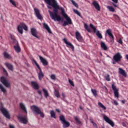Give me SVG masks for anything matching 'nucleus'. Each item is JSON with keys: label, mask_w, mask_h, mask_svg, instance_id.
I'll return each instance as SVG.
<instances>
[{"label": "nucleus", "mask_w": 128, "mask_h": 128, "mask_svg": "<svg viewBox=\"0 0 128 128\" xmlns=\"http://www.w3.org/2000/svg\"><path fill=\"white\" fill-rule=\"evenodd\" d=\"M56 112H60V109H56Z\"/></svg>", "instance_id": "5fc2aeb1"}, {"label": "nucleus", "mask_w": 128, "mask_h": 128, "mask_svg": "<svg viewBox=\"0 0 128 128\" xmlns=\"http://www.w3.org/2000/svg\"><path fill=\"white\" fill-rule=\"evenodd\" d=\"M33 62L34 64H35L36 66H37L38 68L40 70V72L38 74V79L40 80H42V78L44 76V73L42 71V68H40V65L38 64V62H36V60H33Z\"/></svg>", "instance_id": "39448f33"}, {"label": "nucleus", "mask_w": 128, "mask_h": 128, "mask_svg": "<svg viewBox=\"0 0 128 128\" xmlns=\"http://www.w3.org/2000/svg\"><path fill=\"white\" fill-rule=\"evenodd\" d=\"M103 118L105 122H106L109 124H110V126H112V127L114 126V122H112V120L110 119V118H108V116H106L105 114H104Z\"/></svg>", "instance_id": "9d476101"}, {"label": "nucleus", "mask_w": 128, "mask_h": 128, "mask_svg": "<svg viewBox=\"0 0 128 128\" xmlns=\"http://www.w3.org/2000/svg\"><path fill=\"white\" fill-rule=\"evenodd\" d=\"M3 72L6 76H8V72H6V70L4 69V68H3Z\"/></svg>", "instance_id": "49530a36"}, {"label": "nucleus", "mask_w": 128, "mask_h": 128, "mask_svg": "<svg viewBox=\"0 0 128 128\" xmlns=\"http://www.w3.org/2000/svg\"><path fill=\"white\" fill-rule=\"evenodd\" d=\"M0 110L2 112V114H3L4 116L6 118H10V116L8 110L2 107L0 108Z\"/></svg>", "instance_id": "9b49d317"}, {"label": "nucleus", "mask_w": 128, "mask_h": 128, "mask_svg": "<svg viewBox=\"0 0 128 128\" xmlns=\"http://www.w3.org/2000/svg\"><path fill=\"white\" fill-rule=\"evenodd\" d=\"M54 94L56 98H58L60 96V92L57 90H55Z\"/></svg>", "instance_id": "e433bc0d"}, {"label": "nucleus", "mask_w": 128, "mask_h": 128, "mask_svg": "<svg viewBox=\"0 0 128 128\" xmlns=\"http://www.w3.org/2000/svg\"><path fill=\"white\" fill-rule=\"evenodd\" d=\"M62 96L64 98H66V94L62 93Z\"/></svg>", "instance_id": "864d4df0"}, {"label": "nucleus", "mask_w": 128, "mask_h": 128, "mask_svg": "<svg viewBox=\"0 0 128 128\" xmlns=\"http://www.w3.org/2000/svg\"><path fill=\"white\" fill-rule=\"evenodd\" d=\"M16 46H14V49L15 50L16 52L18 54L21 50H20V45L18 44V42H16Z\"/></svg>", "instance_id": "5701e85b"}, {"label": "nucleus", "mask_w": 128, "mask_h": 128, "mask_svg": "<svg viewBox=\"0 0 128 128\" xmlns=\"http://www.w3.org/2000/svg\"><path fill=\"white\" fill-rule=\"evenodd\" d=\"M39 58L43 66H48V62L44 58H42V56H40Z\"/></svg>", "instance_id": "aec40b11"}, {"label": "nucleus", "mask_w": 128, "mask_h": 128, "mask_svg": "<svg viewBox=\"0 0 128 128\" xmlns=\"http://www.w3.org/2000/svg\"><path fill=\"white\" fill-rule=\"evenodd\" d=\"M92 124H96V123L94 122V121H92Z\"/></svg>", "instance_id": "052dcab7"}, {"label": "nucleus", "mask_w": 128, "mask_h": 128, "mask_svg": "<svg viewBox=\"0 0 128 128\" xmlns=\"http://www.w3.org/2000/svg\"><path fill=\"white\" fill-rule=\"evenodd\" d=\"M72 4L74 6H76V8H78V4H76V1L74 0H71Z\"/></svg>", "instance_id": "4c0bfd02"}, {"label": "nucleus", "mask_w": 128, "mask_h": 128, "mask_svg": "<svg viewBox=\"0 0 128 128\" xmlns=\"http://www.w3.org/2000/svg\"><path fill=\"white\" fill-rule=\"evenodd\" d=\"M112 4L115 7L118 8V5L115 4L114 3H112Z\"/></svg>", "instance_id": "3c124183"}, {"label": "nucleus", "mask_w": 128, "mask_h": 128, "mask_svg": "<svg viewBox=\"0 0 128 128\" xmlns=\"http://www.w3.org/2000/svg\"><path fill=\"white\" fill-rule=\"evenodd\" d=\"M62 16L66 18V21H64L62 26H68V24H72V19L68 16V14H66L64 12V10H62Z\"/></svg>", "instance_id": "7ed1b4c3"}, {"label": "nucleus", "mask_w": 128, "mask_h": 128, "mask_svg": "<svg viewBox=\"0 0 128 128\" xmlns=\"http://www.w3.org/2000/svg\"><path fill=\"white\" fill-rule=\"evenodd\" d=\"M10 4H12L15 8H16V4L14 0H10Z\"/></svg>", "instance_id": "ea45409f"}, {"label": "nucleus", "mask_w": 128, "mask_h": 128, "mask_svg": "<svg viewBox=\"0 0 128 128\" xmlns=\"http://www.w3.org/2000/svg\"><path fill=\"white\" fill-rule=\"evenodd\" d=\"M90 28H92V30L94 31V34H96V36H97L99 38H102V34L100 32V31H96V28L94 26L93 24H90Z\"/></svg>", "instance_id": "6e6552de"}, {"label": "nucleus", "mask_w": 128, "mask_h": 128, "mask_svg": "<svg viewBox=\"0 0 128 128\" xmlns=\"http://www.w3.org/2000/svg\"><path fill=\"white\" fill-rule=\"evenodd\" d=\"M112 88L114 92V94L116 98H119L118 89L116 88V86L114 85V84H112Z\"/></svg>", "instance_id": "4468645a"}, {"label": "nucleus", "mask_w": 128, "mask_h": 128, "mask_svg": "<svg viewBox=\"0 0 128 128\" xmlns=\"http://www.w3.org/2000/svg\"><path fill=\"white\" fill-rule=\"evenodd\" d=\"M115 16H116V18H120V17H118V15H115Z\"/></svg>", "instance_id": "bf43d9fd"}, {"label": "nucleus", "mask_w": 128, "mask_h": 128, "mask_svg": "<svg viewBox=\"0 0 128 128\" xmlns=\"http://www.w3.org/2000/svg\"><path fill=\"white\" fill-rule=\"evenodd\" d=\"M105 78L107 82H110V74H107L106 76H105Z\"/></svg>", "instance_id": "58836bf2"}, {"label": "nucleus", "mask_w": 128, "mask_h": 128, "mask_svg": "<svg viewBox=\"0 0 128 128\" xmlns=\"http://www.w3.org/2000/svg\"><path fill=\"white\" fill-rule=\"evenodd\" d=\"M59 118L63 124L64 128H69L70 126V122H68L66 120V118H64V116H63V115L60 116L59 117Z\"/></svg>", "instance_id": "20e7f679"}, {"label": "nucleus", "mask_w": 128, "mask_h": 128, "mask_svg": "<svg viewBox=\"0 0 128 128\" xmlns=\"http://www.w3.org/2000/svg\"><path fill=\"white\" fill-rule=\"evenodd\" d=\"M76 40H78L79 42L80 40H82V36H80V34L78 32H76Z\"/></svg>", "instance_id": "a878e982"}, {"label": "nucleus", "mask_w": 128, "mask_h": 128, "mask_svg": "<svg viewBox=\"0 0 128 128\" xmlns=\"http://www.w3.org/2000/svg\"><path fill=\"white\" fill-rule=\"evenodd\" d=\"M118 70H119V74H122V76H124V78H126V76H128L126 72V70H124V69L122 68H119Z\"/></svg>", "instance_id": "412c9836"}, {"label": "nucleus", "mask_w": 128, "mask_h": 128, "mask_svg": "<svg viewBox=\"0 0 128 128\" xmlns=\"http://www.w3.org/2000/svg\"><path fill=\"white\" fill-rule=\"evenodd\" d=\"M20 106L22 110L26 114H28V110H26V106L24 105L22 103L20 104Z\"/></svg>", "instance_id": "393cba45"}, {"label": "nucleus", "mask_w": 128, "mask_h": 128, "mask_svg": "<svg viewBox=\"0 0 128 128\" xmlns=\"http://www.w3.org/2000/svg\"><path fill=\"white\" fill-rule=\"evenodd\" d=\"M122 56L120 52H117L114 56L113 59L116 62H118L122 60Z\"/></svg>", "instance_id": "1a4fd4ad"}, {"label": "nucleus", "mask_w": 128, "mask_h": 128, "mask_svg": "<svg viewBox=\"0 0 128 128\" xmlns=\"http://www.w3.org/2000/svg\"><path fill=\"white\" fill-rule=\"evenodd\" d=\"M116 61L115 62H112V64H116Z\"/></svg>", "instance_id": "680f3d73"}, {"label": "nucleus", "mask_w": 128, "mask_h": 128, "mask_svg": "<svg viewBox=\"0 0 128 128\" xmlns=\"http://www.w3.org/2000/svg\"><path fill=\"white\" fill-rule=\"evenodd\" d=\"M44 2H46V4L49 6H51L54 4H58L56 0H44Z\"/></svg>", "instance_id": "f3484780"}, {"label": "nucleus", "mask_w": 128, "mask_h": 128, "mask_svg": "<svg viewBox=\"0 0 128 128\" xmlns=\"http://www.w3.org/2000/svg\"><path fill=\"white\" fill-rule=\"evenodd\" d=\"M48 8H50V10H52V6H48Z\"/></svg>", "instance_id": "6e6d98bb"}, {"label": "nucleus", "mask_w": 128, "mask_h": 128, "mask_svg": "<svg viewBox=\"0 0 128 128\" xmlns=\"http://www.w3.org/2000/svg\"><path fill=\"white\" fill-rule=\"evenodd\" d=\"M91 92L93 94L94 96H95L96 98L98 96V91H96V89H92Z\"/></svg>", "instance_id": "c756f323"}, {"label": "nucleus", "mask_w": 128, "mask_h": 128, "mask_svg": "<svg viewBox=\"0 0 128 128\" xmlns=\"http://www.w3.org/2000/svg\"><path fill=\"white\" fill-rule=\"evenodd\" d=\"M73 10H74V12L75 14H78V16H80V13L77 10L74 9Z\"/></svg>", "instance_id": "a19ab883"}, {"label": "nucleus", "mask_w": 128, "mask_h": 128, "mask_svg": "<svg viewBox=\"0 0 128 128\" xmlns=\"http://www.w3.org/2000/svg\"><path fill=\"white\" fill-rule=\"evenodd\" d=\"M38 94L40 95V96H42V91L40 90H38Z\"/></svg>", "instance_id": "603ef678"}, {"label": "nucleus", "mask_w": 128, "mask_h": 128, "mask_svg": "<svg viewBox=\"0 0 128 128\" xmlns=\"http://www.w3.org/2000/svg\"><path fill=\"white\" fill-rule=\"evenodd\" d=\"M126 58L127 59V60H128V54L126 55Z\"/></svg>", "instance_id": "13d9d810"}, {"label": "nucleus", "mask_w": 128, "mask_h": 128, "mask_svg": "<svg viewBox=\"0 0 128 128\" xmlns=\"http://www.w3.org/2000/svg\"><path fill=\"white\" fill-rule=\"evenodd\" d=\"M0 81L6 88H10V82L8 81L6 78L2 76L0 78Z\"/></svg>", "instance_id": "0eeeda50"}, {"label": "nucleus", "mask_w": 128, "mask_h": 128, "mask_svg": "<svg viewBox=\"0 0 128 128\" xmlns=\"http://www.w3.org/2000/svg\"><path fill=\"white\" fill-rule=\"evenodd\" d=\"M34 10L36 16L37 18H38V20H42L43 18L42 14H40V10H38L36 8H34Z\"/></svg>", "instance_id": "2eb2a0df"}, {"label": "nucleus", "mask_w": 128, "mask_h": 128, "mask_svg": "<svg viewBox=\"0 0 128 128\" xmlns=\"http://www.w3.org/2000/svg\"><path fill=\"white\" fill-rule=\"evenodd\" d=\"M22 28L24 30L28 31V26L24 23H20V25H18V30L20 34H22L24 32V30H22Z\"/></svg>", "instance_id": "423d86ee"}, {"label": "nucleus", "mask_w": 128, "mask_h": 128, "mask_svg": "<svg viewBox=\"0 0 128 128\" xmlns=\"http://www.w3.org/2000/svg\"><path fill=\"white\" fill-rule=\"evenodd\" d=\"M92 4L96 10H98V12L100 10V4H98L96 1H94L92 2Z\"/></svg>", "instance_id": "6ab92c4d"}, {"label": "nucleus", "mask_w": 128, "mask_h": 128, "mask_svg": "<svg viewBox=\"0 0 128 128\" xmlns=\"http://www.w3.org/2000/svg\"><path fill=\"white\" fill-rule=\"evenodd\" d=\"M51 118H56V112L54 110H51L50 112Z\"/></svg>", "instance_id": "7c9ffc66"}, {"label": "nucleus", "mask_w": 128, "mask_h": 128, "mask_svg": "<svg viewBox=\"0 0 128 128\" xmlns=\"http://www.w3.org/2000/svg\"><path fill=\"white\" fill-rule=\"evenodd\" d=\"M94 124V126L96 124Z\"/></svg>", "instance_id": "0e129e2a"}, {"label": "nucleus", "mask_w": 128, "mask_h": 128, "mask_svg": "<svg viewBox=\"0 0 128 128\" xmlns=\"http://www.w3.org/2000/svg\"><path fill=\"white\" fill-rule=\"evenodd\" d=\"M51 6L54 8L53 9V12L50 10H48V12L52 18V19L55 21L57 20V22H60V20H62V17L58 14V10H60V6L58 4V3H56V4H54V5H52Z\"/></svg>", "instance_id": "f257e3e1"}, {"label": "nucleus", "mask_w": 128, "mask_h": 128, "mask_svg": "<svg viewBox=\"0 0 128 128\" xmlns=\"http://www.w3.org/2000/svg\"><path fill=\"white\" fill-rule=\"evenodd\" d=\"M18 118L20 120V122H21V124H28V118H26V116H18Z\"/></svg>", "instance_id": "f8f14e48"}, {"label": "nucleus", "mask_w": 128, "mask_h": 128, "mask_svg": "<svg viewBox=\"0 0 128 128\" xmlns=\"http://www.w3.org/2000/svg\"><path fill=\"white\" fill-rule=\"evenodd\" d=\"M0 90L4 94L6 93V89L2 84H0Z\"/></svg>", "instance_id": "c85d7f7f"}, {"label": "nucleus", "mask_w": 128, "mask_h": 128, "mask_svg": "<svg viewBox=\"0 0 128 128\" xmlns=\"http://www.w3.org/2000/svg\"><path fill=\"white\" fill-rule=\"evenodd\" d=\"M106 34H108L110 38V39L111 42H114V34H112V30L108 29L106 30Z\"/></svg>", "instance_id": "ddd939ff"}, {"label": "nucleus", "mask_w": 128, "mask_h": 128, "mask_svg": "<svg viewBox=\"0 0 128 128\" xmlns=\"http://www.w3.org/2000/svg\"><path fill=\"white\" fill-rule=\"evenodd\" d=\"M84 28L85 30H86L88 32H90V27L88 26V24L84 23Z\"/></svg>", "instance_id": "72a5a7b5"}, {"label": "nucleus", "mask_w": 128, "mask_h": 128, "mask_svg": "<svg viewBox=\"0 0 128 128\" xmlns=\"http://www.w3.org/2000/svg\"><path fill=\"white\" fill-rule=\"evenodd\" d=\"M31 86L34 88V90H39L40 89V86H38V82H31Z\"/></svg>", "instance_id": "a211bd4d"}, {"label": "nucleus", "mask_w": 128, "mask_h": 128, "mask_svg": "<svg viewBox=\"0 0 128 128\" xmlns=\"http://www.w3.org/2000/svg\"><path fill=\"white\" fill-rule=\"evenodd\" d=\"M4 56L6 58H12V56H10V54H8V52H4Z\"/></svg>", "instance_id": "2f4dec72"}, {"label": "nucleus", "mask_w": 128, "mask_h": 128, "mask_svg": "<svg viewBox=\"0 0 128 128\" xmlns=\"http://www.w3.org/2000/svg\"><path fill=\"white\" fill-rule=\"evenodd\" d=\"M44 28L49 32V34H52V30H50V26H48V25L46 23L43 24Z\"/></svg>", "instance_id": "b1692460"}, {"label": "nucleus", "mask_w": 128, "mask_h": 128, "mask_svg": "<svg viewBox=\"0 0 128 128\" xmlns=\"http://www.w3.org/2000/svg\"><path fill=\"white\" fill-rule=\"evenodd\" d=\"M100 44L102 48H103L104 50H108V46L106 45V43L101 42Z\"/></svg>", "instance_id": "cd10ccee"}, {"label": "nucleus", "mask_w": 128, "mask_h": 128, "mask_svg": "<svg viewBox=\"0 0 128 128\" xmlns=\"http://www.w3.org/2000/svg\"><path fill=\"white\" fill-rule=\"evenodd\" d=\"M112 1L115 4H118V0H112Z\"/></svg>", "instance_id": "8fccbe9b"}, {"label": "nucleus", "mask_w": 128, "mask_h": 128, "mask_svg": "<svg viewBox=\"0 0 128 128\" xmlns=\"http://www.w3.org/2000/svg\"><path fill=\"white\" fill-rule=\"evenodd\" d=\"M64 42L66 44H67L68 48H71L72 50H74V45H72V44L70 42H68V40H66V38H64Z\"/></svg>", "instance_id": "dca6fc26"}, {"label": "nucleus", "mask_w": 128, "mask_h": 128, "mask_svg": "<svg viewBox=\"0 0 128 128\" xmlns=\"http://www.w3.org/2000/svg\"><path fill=\"white\" fill-rule=\"evenodd\" d=\"M51 78L52 80H56V75L54 74L51 75Z\"/></svg>", "instance_id": "de8ad7c7"}, {"label": "nucleus", "mask_w": 128, "mask_h": 128, "mask_svg": "<svg viewBox=\"0 0 128 128\" xmlns=\"http://www.w3.org/2000/svg\"><path fill=\"white\" fill-rule=\"evenodd\" d=\"M75 120L76 122H78V124H80V119L78 118V117H75Z\"/></svg>", "instance_id": "37998d69"}, {"label": "nucleus", "mask_w": 128, "mask_h": 128, "mask_svg": "<svg viewBox=\"0 0 128 128\" xmlns=\"http://www.w3.org/2000/svg\"><path fill=\"white\" fill-rule=\"evenodd\" d=\"M31 34L33 36H34L35 38H38V36L37 34L38 32H36V30L34 28H31Z\"/></svg>", "instance_id": "4be33fe9"}, {"label": "nucleus", "mask_w": 128, "mask_h": 128, "mask_svg": "<svg viewBox=\"0 0 128 128\" xmlns=\"http://www.w3.org/2000/svg\"><path fill=\"white\" fill-rule=\"evenodd\" d=\"M80 110H82V106H80Z\"/></svg>", "instance_id": "e2e57ef3"}, {"label": "nucleus", "mask_w": 128, "mask_h": 128, "mask_svg": "<svg viewBox=\"0 0 128 128\" xmlns=\"http://www.w3.org/2000/svg\"><path fill=\"white\" fill-rule=\"evenodd\" d=\"M118 42L120 44H124V42H122V40L121 38L119 39V40H118Z\"/></svg>", "instance_id": "c03bdc74"}, {"label": "nucleus", "mask_w": 128, "mask_h": 128, "mask_svg": "<svg viewBox=\"0 0 128 128\" xmlns=\"http://www.w3.org/2000/svg\"><path fill=\"white\" fill-rule=\"evenodd\" d=\"M98 106H100V108H102L104 110H106V107L104 106V104H102V103L100 102H98Z\"/></svg>", "instance_id": "473e14b6"}, {"label": "nucleus", "mask_w": 128, "mask_h": 128, "mask_svg": "<svg viewBox=\"0 0 128 128\" xmlns=\"http://www.w3.org/2000/svg\"><path fill=\"white\" fill-rule=\"evenodd\" d=\"M114 102L115 106H118V103L116 100L114 101Z\"/></svg>", "instance_id": "09e8293b"}, {"label": "nucleus", "mask_w": 128, "mask_h": 128, "mask_svg": "<svg viewBox=\"0 0 128 128\" xmlns=\"http://www.w3.org/2000/svg\"><path fill=\"white\" fill-rule=\"evenodd\" d=\"M122 104H125L126 101H125L124 100H122Z\"/></svg>", "instance_id": "4d7b16f0"}, {"label": "nucleus", "mask_w": 128, "mask_h": 128, "mask_svg": "<svg viewBox=\"0 0 128 128\" xmlns=\"http://www.w3.org/2000/svg\"><path fill=\"white\" fill-rule=\"evenodd\" d=\"M10 38H11V40H14V42H16V38H14V36H10Z\"/></svg>", "instance_id": "a18cd8bd"}, {"label": "nucleus", "mask_w": 128, "mask_h": 128, "mask_svg": "<svg viewBox=\"0 0 128 128\" xmlns=\"http://www.w3.org/2000/svg\"><path fill=\"white\" fill-rule=\"evenodd\" d=\"M43 92L44 93L45 98H48V92L46 89H42Z\"/></svg>", "instance_id": "f704fd0d"}, {"label": "nucleus", "mask_w": 128, "mask_h": 128, "mask_svg": "<svg viewBox=\"0 0 128 128\" xmlns=\"http://www.w3.org/2000/svg\"><path fill=\"white\" fill-rule=\"evenodd\" d=\"M30 109L35 114H40L41 118H44V114L40 110V108L34 105L31 106Z\"/></svg>", "instance_id": "f03ea898"}, {"label": "nucleus", "mask_w": 128, "mask_h": 128, "mask_svg": "<svg viewBox=\"0 0 128 128\" xmlns=\"http://www.w3.org/2000/svg\"><path fill=\"white\" fill-rule=\"evenodd\" d=\"M6 66L8 67V70H14V66H12V64H10V63H6Z\"/></svg>", "instance_id": "bb28decb"}, {"label": "nucleus", "mask_w": 128, "mask_h": 128, "mask_svg": "<svg viewBox=\"0 0 128 128\" xmlns=\"http://www.w3.org/2000/svg\"><path fill=\"white\" fill-rule=\"evenodd\" d=\"M107 8H108L110 12H114V8L112 6H108Z\"/></svg>", "instance_id": "c9c22d12"}, {"label": "nucleus", "mask_w": 128, "mask_h": 128, "mask_svg": "<svg viewBox=\"0 0 128 128\" xmlns=\"http://www.w3.org/2000/svg\"><path fill=\"white\" fill-rule=\"evenodd\" d=\"M68 82L72 86H74V82H72V80L68 79Z\"/></svg>", "instance_id": "79ce46f5"}]
</instances>
